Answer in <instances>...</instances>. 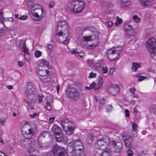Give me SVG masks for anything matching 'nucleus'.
<instances>
[{"label":"nucleus","instance_id":"f257e3e1","mask_svg":"<svg viewBox=\"0 0 156 156\" xmlns=\"http://www.w3.org/2000/svg\"><path fill=\"white\" fill-rule=\"evenodd\" d=\"M85 3L81 0H71L68 5L69 10L75 13H81L85 7Z\"/></svg>","mask_w":156,"mask_h":156},{"label":"nucleus","instance_id":"f03ea898","mask_svg":"<svg viewBox=\"0 0 156 156\" xmlns=\"http://www.w3.org/2000/svg\"><path fill=\"white\" fill-rule=\"evenodd\" d=\"M122 48L121 47L112 48L107 51V57L110 61H114L118 59Z\"/></svg>","mask_w":156,"mask_h":156},{"label":"nucleus","instance_id":"7ed1b4c3","mask_svg":"<svg viewBox=\"0 0 156 156\" xmlns=\"http://www.w3.org/2000/svg\"><path fill=\"white\" fill-rule=\"evenodd\" d=\"M61 125L64 130L67 134L70 135L73 133L74 127L72 122L67 120H64L62 121Z\"/></svg>","mask_w":156,"mask_h":156},{"label":"nucleus","instance_id":"20e7f679","mask_svg":"<svg viewBox=\"0 0 156 156\" xmlns=\"http://www.w3.org/2000/svg\"><path fill=\"white\" fill-rule=\"evenodd\" d=\"M52 152L53 156H68L66 149L57 145H55L53 147Z\"/></svg>","mask_w":156,"mask_h":156},{"label":"nucleus","instance_id":"39448f33","mask_svg":"<svg viewBox=\"0 0 156 156\" xmlns=\"http://www.w3.org/2000/svg\"><path fill=\"white\" fill-rule=\"evenodd\" d=\"M25 133V137L26 139L24 141L22 140L21 143L23 146L27 147L30 143V141L29 139L31 138L32 136L34 134L35 132L33 129L30 128L28 129V131H26Z\"/></svg>","mask_w":156,"mask_h":156},{"label":"nucleus","instance_id":"423d86ee","mask_svg":"<svg viewBox=\"0 0 156 156\" xmlns=\"http://www.w3.org/2000/svg\"><path fill=\"white\" fill-rule=\"evenodd\" d=\"M55 35L59 36V41L63 42V44H66L69 43V38H68L69 36L68 30H66L63 32H58L56 33Z\"/></svg>","mask_w":156,"mask_h":156},{"label":"nucleus","instance_id":"0eeeda50","mask_svg":"<svg viewBox=\"0 0 156 156\" xmlns=\"http://www.w3.org/2000/svg\"><path fill=\"white\" fill-rule=\"evenodd\" d=\"M66 93L69 98L74 99L79 98L80 95V93L78 90L74 87L68 89Z\"/></svg>","mask_w":156,"mask_h":156},{"label":"nucleus","instance_id":"6e6552de","mask_svg":"<svg viewBox=\"0 0 156 156\" xmlns=\"http://www.w3.org/2000/svg\"><path fill=\"white\" fill-rule=\"evenodd\" d=\"M120 91L119 87L117 84H112L108 86L107 90L108 94L111 96H116L118 94Z\"/></svg>","mask_w":156,"mask_h":156},{"label":"nucleus","instance_id":"1a4fd4ad","mask_svg":"<svg viewBox=\"0 0 156 156\" xmlns=\"http://www.w3.org/2000/svg\"><path fill=\"white\" fill-rule=\"evenodd\" d=\"M68 147L72 149V151L73 150H78L80 151H82V142L79 140H74L69 143Z\"/></svg>","mask_w":156,"mask_h":156},{"label":"nucleus","instance_id":"9d476101","mask_svg":"<svg viewBox=\"0 0 156 156\" xmlns=\"http://www.w3.org/2000/svg\"><path fill=\"white\" fill-rule=\"evenodd\" d=\"M40 10H30V12L33 16L34 17V20L36 21L41 20L45 16V13L43 12V9Z\"/></svg>","mask_w":156,"mask_h":156},{"label":"nucleus","instance_id":"9b49d317","mask_svg":"<svg viewBox=\"0 0 156 156\" xmlns=\"http://www.w3.org/2000/svg\"><path fill=\"white\" fill-rule=\"evenodd\" d=\"M156 41L154 37H151L145 43V45L148 51L156 48Z\"/></svg>","mask_w":156,"mask_h":156},{"label":"nucleus","instance_id":"f8f14e48","mask_svg":"<svg viewBox=\"0 0 156 156\" xmlns=\"http://www.w3.org/2000/svg\"><path fill=\"white\" fill-rule=\"evenodd\" d=\"M35 87L31 82L27 83L26 87L25 94L27 97L34 95L35 93Z\"/></svg>","mask_w":156,"mask_h":156},{"label":"nucleus","instance_id":"ddd939ff","mask_svg":"<svg viewBox=\"0 0 156 156\" xmlns=\"http://www.w3.org/2000/svg\"><path fill=\"white\" fill-rule=\"evenodd\" d=\"M44 69L42 68L39 69V67H37V73L40 79L42 81L46 82V76L49 73V71L48 70Z\"/></svg>","mask_w":156,"mask_h":156},{"label":"nucleus","instance_id":"4468645a","mask_svg":"<svg viewBox=\"0 0 156 156\" xmlns=\"http://www.w3.org/2000/svg\"><path fill=\"white\" fill-rule=\"evenodd\" d=\"M123 140L124 142L125 146L131 148L133 146V138L130 135L126 136L123 137Z\"/></svg>","mask_w":156,"mask_h":156},{"label":"nucleus","instance_id":"2eb2a0df","mask_svg":"<svg viewBox=\"0 0 156 156\" xmlns=\"http://www.w3.org/2000/svg\"><path fill=\"white\" fill-rule=\"evenodd\" d=\"M95 42H93V44H89L87 42H85V41H82L81 42V45L82 47L88 49H93L97 47L98 44V41L96 39L95 40Z\"/></svg>","mask_w":156,"mask_h":156},{"label":"nucleus","instance_id":"dca6fc26","mask_svg":"<svg viewBox=\"0 0 156 156\" xmlns=\"http://www.w3.org/2000/svg\"><path fill=\"white\" fill-rule=\"evenodd\" d=\"M54 136L57 141L61 142L63 141L64 142L66 143L68 141L67 137L63 135L62 132L54 135Z\"/></svg>","mask_w":156,"mask_h":156},{"label":"nucleus","instance_id":"f3484780","mask_svg":"<svg viewBox=\"0 0 156 156\" xmlns=\"http://www.w3.org/2000/svg\"><path fill=\"white\" fill-rule=\"evenodd\" d=\"M98 36H96L94 35L83 37V40L85 42H88L90 41H92V43L93 42H95L96 39L97 41H98Z\"/></svg>","mask_w":156,"mask_h":156},{"label":"nucleus","instance_id":"a211bd4d","mask_svg":"<svg viewBox=\"0 0 156 156\" xmlns=\"http://www.w3.org/2000/svg\"><path fill=\"white\" fill-rule=\"evenodd\" d=\"M112 144L115 148V151L117 152L120 151L122 147V143L120 142H116L115 141H113Z\"/></svg>","mask_w":156,"mask_h":156},{"label":"nucleus","instance_id":"6ab92c4d","mask_svg":"<svg viewBox=\"0 0 156 156\" xmlns=\"http://www.w3.org/2000/svg\"><path fill=\"white\" fill-rule=\"evenodd\" d=\"M22 50L24 53L25 58L26 61L28 62L30 60V58L28 53V49L26 46L25 43L23 44Z\"/></svg>","mask_w":156,"mask_h":156},{"label":"nucleus","instance_id":"aec40b11","mask_svg":"<svg viewBox=\"0 0 156 156\" xmlns=\"http://www.w3.org/2000/svg\"><path fill=\"white\" fill-rule=\"evenodd\" d=\"M52 98L51 96H48L46 98L47 103L46 108L48 111H50L51 110V104L52 102Z\"/></svg>","mask_w":156,"mask_h":156},{"label":"nucleus","instance_id":"412c9836","mask_svg":"<svg viewBox=\"0 0 156 156\" xmlns=\"http://www.w3.org/2000/svg\"><path fill=\"white\" fill-rule=\"evenodd\" d=\"M141 5L143 6H149L154 2L150 0H138Z\"/></svg>","mask_w":156,"mask_h":156},{"label":"nucleus","instance_id":"4be33fe9","mask_svg":"<svg viewBox=\"0 0 156 156\" xmlns=\"http://www.w3.org/2000/svg\"><path fill=\"white\" fill-rule=\"evenodd\" d=\"M131 2L130 0H121L120 2L121 8L125 9L130 5Z\"/></svg>","mask_w":156,"mask_h":156},{"label":"nucleus","instance_id":"5701e85b","mask_svg":"<svg viewBox=\"0 0 156 156\" xmlns=\"http://www.w3.org/2000/svg\"><path fill=\"white\" fill-rule=\"evenodd\" d=\"M124 28L126 33L129 35V33L133 32V28L130 25L127 23L125 24L124 26Z\"/></svg>","mask_w":156,"mask_h":156},{"label":"nucleus","instance_id":"b1692460","mask_svg":"<svg viewBox=\"0 0 156 156\" xmlns=\"http://www.w3.org/2000/svg\"><path fill=\"white\" fill-rule=\"evenodd\" d=\"M51 131L54 135L62 132L60 128L57 125H55L52 127Z\"/></svg>","mask_w":156,"mask_h":156},{"label":"nucleus","instance_id":"393cba45","mask_svg":"<svg viewBox=\"0 0 156 156\" xmlns=\"http://www.w3.org/2000/svg\"><path fill=\"white\" fill-rule=\"evenodd\" d=\"M74 150L73 151V152L69 156H85L84 153L82 151H80L77 149L75 151Z\"/></svg>","mask_w":156,"mask_h":156},{"label":"nucleus","instance_id":"a878e982","mask_svg":"<svg viewBox=\"0 0 156 156\" xmlns=\"http://www.w3.org/2000/svg\"><path fill=\"white\" fill-rule=\"evenodd\" d=\"M104 62L102 60H98L94 65L93 69H97L104 65Z\"/></svg>","mask_w":156,"mask_h":156},{"label":"nucleus","instance_id":"bb28decb","mask_svg":"<svg viewBox=\"0 0 156 156\" xmlns=\"http://www.w3.org/2000/svg\"><path fill=\"white\" fill-rule=\"evenodd\" d=\"M30 10H39L40 11H41V9H42L41 6L38 4L34 3L31 5Z\"/></svg>","mask_w":156,"mask_h":156},{"label":"nucleus","instance_id":"cd10ccee","mask_svg":"<svg viewBox=\"0 0 156 156\" xmlns=\"http://www.w3.org/2000/svg\"><path fill=\"white\" fill-rule=\"evenodd\" d=\"M105 145L104 142L102 139H98L97 140L95 144L96 147L99 148L101 146Z\"/></svg>","mask_w":156,"mask_h":156},{"label":"nucleus","instance_id":"c85d7f7f","mask_svg":"<svg viewBox=\"0 0 156 156\" xmlns=\"http://www.w3.org/2000/svg\"><path fill=\"white\" fill-rule=\"evenodd\" d=\"M48 65V64L47 62H46L44 60H42L37 67H39V69L42 68L44 69L45 66H47Z\"/></svg>","mask_w":156,"mask_h":156},{"label":"nucleus","instance_id":"c756f323","mask_svg":"<svg viewBox=\"0 0 156 156\" xmlns=\"http://www.w3.org/2000/svg\"><path fill=\"white\" fill-rule=\"evenodd\" d=\"M111 151L109 148L104 150L101 153V156H111Z\"/></svg>","mask_w":156,"mask_h":156},{"label":"nucleus","instance_id":"7c9ffc66","mask_svg":"<svg viewBox=\"0 0 156 156\" xmlns=\"http://www.w3.org/2000/svg\"><path fill=\"white\" fill-rule=\"evenodd\" d=\"M140 63L137 62H133L132 66L131 68L132 70L133 71H136L138 68H140Z\"/></svg>","mask_w":156,"mask_h":156},{"label":"nucleus","instance_id":"2f4dec72","mask_svg":"<svg viewBox=\"0 0 156 156\" xmlns=\"http://www.w3.org/2000/svg\"><path fill=\"white\" fill-rule=\"evenodd\" d=\"M28 151L29 155L30 156H38L37 155L34 154L35 152H37V151L33 147H31L30 148L28 149Z\"/></svg>","mask_w":156,"mask_h":156},{"label":"nucleus","instance_id":"473e14b6","mask_svg":"<svg viewBox=\"0 0 156 156\" xmlns=\"http://www.w3.org/2000/svg\"><path fill=\"white\" fill-rule=\"evenodd\" d=\"M151 58L156 61V48L149 51Z\"/></svg>","mask_w":156,"mask_h":156},{"label":"nucleus","instance_id":"72a5a7b5","mask_svg":"<svg viewBox=\"0 0 156 156\" xmlns=\"http://www.w3.org/2000/svg\"><path fill=\"white\" fill-rule=\"evenodd\" d=\"M135 90L136 89L134 87H132V88L129 89V91L131 92V95L133 98H136L138 97L137 94L135 92Z\"/></svg>","mask_w":156,"mask_h":156},{"label":"nucleus","instance_id":"f704fd0d","mask_svg":"<svg viewBox=\"0 0 156 156\" xmlns=\"http://www.w3.org/2000/svg\"><path fill=\"white\" fill-rule=\"evenodd\" d=\"M102 140L104 141L105 144L106 145L108 144L110 141L109 137L108 136L103 137Z\"/></svg>","mask_w":156,"mask_h":156},{"label":"nucleus","instance_id":"c9c22d12","mask_svg":"<svg viewBox=\"0 0 156 156\" xmlns=\"http://www.w3.org/2000/svg\"><path fill=\"white\" fill-rule=\"evenodd\" d=\"M68 25L66 21H63L59 22L58 25V28L62 27H67Z\"/></svg>","mask_w":156,"mask_h":156},{"label":"nucleus","instance_id":"e433bc0d","mask_svg":"<svg viewBox=\"0 0 156 156\" xmlns=\"http://www.w3.org/2000/svg\"><path fill=\"white\" fill-rule=\"evenodd\" d=\"M103 83V80L102 78L99 79L98 83L97 85V87H96V90L98 89L101 86Z\"/></svg>","mask_w":156,"mask_h":156},{"label":"nucleus","instance_id":"4c0bfd02","mask_svg":"<svg viewBox=\"0 0 156 156\" xmlns=\"http://www.w3.org/2000/svg\"><path fill=\"white\" fill-rule=\"evenodd\" d=\"M135 76L136 77H139L138 81H141L144 80L145 79L146 77L142 76L140 74L138 73L136 74Z\"/></svg>","mask_w":156,"mask_h":156},{"label":"nucleus","instance_id":"58836bf2","mask_svg":"<svg viewBox=\"0 0 156 156\" xmlns=\"http://www.w3.org/2000/svg\"><path fill=\"white\" fill-rule=\"evenodd\" d=\"M47 133L46 132H44L42 133L41 135L38 137V139H37V141L39 142H40V139L41 140V138L42 137L43 138H44L47 134Z\"/></svg>","mask_w":156,"mask_h":156},{"label":"nucleus","instance_id":"ea45409f","mask_svg":"<svg viewBox=\"0 0 156 156\" xmlns=\"http://www.w3.org/2000/svg\"><path fill=\"white\" fill-rule=\"evenodd\" d=\"M133 19L136 23L139 22L140 20V18L137 15H134L133 17Z\"/></svg>","mask_w":156,"mask_h":156},{"label":"nucleus","instance_id":"a19ab883","mask_svg":"<svg viewBox=\"0 0 156 156\" xmlns=\"http://www.w3.org/2000/svg\"><path fill=\"white\" fill-rule=\"evenodd\" d=\"M132 126V129L134 131H137V124L133 122H131Z\"/></svg>","mask_w":156,"mask_h":156},{"label":"nucleus","instance_id":"79ce46f5","mask_svg":"<svg viewBox=\"0 0 156 156\" xmlns=\"http://www.w3.org/2000/svg\"><path fill=\"white\" fill-rule=\"evenodd\" d=\"M97 74L96 73H94L92 72L90 73L89 77L91 78H95Z\"/></svg>","mask_w":156,"mask_h":156},{"label":"nucleus","instance_id":"37998d69","mask_svg":"<svg viewBox=\"0 0 156 156\" xmlns=\"http://www.w3.org/2000/svg\"><path fill=\"white\" fill-rule=\"evenodd\" d=\"M34 54L36 58H38L41 55V52L39 51H37L35 52Z\"/></svg>","mask_w":156,"mask_h":156},{"label":"nucleus","instance_id":"c03bdc74","mask_svg":"<svg viewBox=\"0 0 156 156\" xmlns=\"http://www.w3.org/2000/svg\"><path fill=\"white\" fill-rule=\"evenodd\" d=\"M126 153L128 156H132L133 154L132 151L130 149H128L126 151Z\"/></svg>","mask_w":156,"mask_h":156},{"label":"nucleus","instance_id":"a18cd8bd","mask_svg":"<svg viewBox=\"0 0 156 156\" xmlns=\"http://www.w3.org/2000/svg\"><path fill=\"white\" fill-rule=\"evenodd\" d=\"M28 18V16L26 15H24L21 16L19 17V19L21 20H27Z\"/></svg>","mask_w":156,"mask_h":156},{"label":"nucleus","instance_id":"49530a36","mask_svg":"<svg viewBox=\"0 0 156 156\" xmlns=\"http://www.w3.org/2000/svg\"><path fill=\"white\" fill-rule=\"evenodd\" d=\"M26 102L28 106L30 109L33 110L34 109V108L33 105H32V104L30 103L28 101H26Z\"/></svg>","mask_w":156,"mask_h":156},{"label":"nucleus","instance_id":"de8ad7c7","mask_svg":"<svg viewBox=\"0 0 156 156\" xmlns=\"http://www.w3.org/2000/svg\"><path fill=\"white\" fill-rule=\"evenodd\" d=\"M38 102L39 103H41L42 101V98L44 97V96L43 95H38Z\"/></svg>","mask_w":156,"mask_h":156},{"label":"nucleus","instance_id":"09e8293b","mask_svg":"<svg viewBox=\"0 0 156 156\" xmlns=\"http://www.w3.org/2000/svg\"><path fill=\"white\" fill-rule=\"evenodd\" d=\"M115 70V69L113 67L111 68L109 70V74L110 75H112L113 74Z\"/></svg>","mask_w":156,"mask_h":156},{"label":"nucleus","instance_id":"8fccbe9b","mask_svg":"<svg viewBox=\"0 0 156 156\" xmlns=\"http://www.w3.org/2000/svg\"><path fill=\"white\" fill-rule=\"evenodd\" d=\"M87 64L90 67H92L93 65V62L92 60L89 59L87 60Z\"/></svg>","mask_w":156,"mask_h":156},{"label":"nucleus","instance_id":"3c124183","mask_svg":"<svg viewBox=\"0 0 156 156\" xmlns=\"http://www.w3.org/2000/svg\"><path fill=\"white\" fill-rule=\"evenodd\" d=\"M90 87L91 89L94 88L96 90V87H97V85L95 82H93L91 85H90Z\"/></svg>","mask_w":156,"mask_h":156},{"label":"nucleus","instance_id":"603ef678","mask_svg":"<svg viewBox=\"0 0 156 156\" xmlns=\"http://www.w3.org/2000/svg\"><path fill=\"white\" fill-rule=\"evenodd\" d=\"M102 70L103 73H106L108 71V68L107 67H103L102 68Z\"/></svg>","mask_w":156,"mask_h":156},{"label":"nucleus","instance_id":"864d4df0","mask_svg":"<svg viewBox=\"0 0 156 156\" xmlns=\"http://www.w3.org/2000/svg\"><path fill=\"white\" fill-rule=\"evenodd\" d=\"M112 108V106L111 105H108L107 108V109L106 110V112H109L110 111Z\"/></svg>","mask_w":156,"mask_h":156},{"label":"nucleus","instance_id":"5fc2aeb1","mask_svg":"<svg viewBox=\"0 0 156 156\" xmlns=\"http://www.w3.org/2000/svg\"><path fill=\"white\" fill-rule=\"evenodd\" d=\"M105 101L104 99H102L100 101L99 104L100 106L101 107L105 105Z\"/></svg>","mask_w":156,"mask_h":156},{"label":"nucleus","instance_id":"6e6d98bb","mask_svg":"<svg viewBox=\"0 0 156 156\" xmlns=\"http://www.w3.org/2000/svg\"><path fill=\"white\" fill-rule=\"evenodd\" d=\"M5 121V119H0V125L4 126L5 125L4 123Z\"/></svg>","mask_w":156,"mask_h":156},{"label":"nucleus","instance_id":"4d7b16f0","mask_svg":"<svg viewBox=\"0 0 156 156\" xmlns=\"http://www.w3.org/2000/svg\"><path fill=\"white\" fill-rule=\"evenodd\" d=\"M53 45L51 44H48L47 45V48L49 50V51L53 50Z\"/></svg>","mask_w":156,"mask_h":156},{"label":"nucleus","instance_id":"13d9d810","mask_svg":"<svg viewBox=\"0 0 156 156\" xmlns=\"http://www.w3.org/2000/svg\"><path fill=\"white\" fill-rule=\"evenodd\" d=\"M49 55L50 57L52 58L55 55V53L53 50L50 51Z\"/></svg>","mask_w":156,"mask_h":156},{"label":"nucleus","instance_id":"bf43d9fd","mask_svg":"<svg viewBox=\"0 0 156 156\" xmlns=\"http://www.w3.org/2000/svg\"><path fill=\"white\" fill-rule=\"evenodd\" d=\"M125 112L126 113L125 114V116L126 117H128L129 116V112L128 110L126 109L125 110Z\"/></svg>","mask_w":156,"mask_h":156},{"label":"nucleus","instance_id":"052dcab7","mask_svg":"<svg viewBox=\"0 0 156 156\" xmlns=\"http://www.w3.org/2000/svg\"><path fill=\"white\" fill-rule=\"evenodd\" d=\"M55 2L54 1H51L49 4V7L50 8L53 7L55 5Z\"/></svg>","mask_w":156,"mask_h":156},{"label":"nucleus","instance_id":"680f3d73","mask_svg":"<svg viewBox=\"0 0 156 156\" xmlns=\"http://www.w3.org/2000/svg\"><path fill=\"white\" fill-rule=\"evenodd\" d=\"M138 111L136 108H134L133 110V113L135 116H136L137 115Z\"/></svg>","mask_w":156,"mask_h":156},{"label":"nucleus","instance_id":"e2e57ef3","mask_svg":"<svg viewBox=\"0 0 156 156\" xmlns=\"http://www.w3.org/2000/svg\"><path fill=\"white\" fill-rule=\"evenodd\" d=\"M38 113H34L33 115L30 114V116L31 118H33L35 117L36 116H37L38 114Z\"/></svg>","mask_w":156,"mask_h":156},{"label":"nucleus","instance_id":"0e129e2a","mask_svg":"<svg viewBox=\"0 0 156 156\" xmlns=\"http://www.w3.org/2000/svg\"><path fill=\"white\" fill-rule=\"evenodd\" d=\"M116 21H118L119 23L120 24L122 22V19L117 16L116 17Z\"/></svg>","mask_w":156,"mask_h":156},{"label":"nucleus","instance_id":"69168bd1","mask_svg":"<svg viewBox=\"0 0 156 156\" xmlns=\"http://www.w3.org/2000/svg\"><path fill=\"white\" fill-rule=\"evenodd\" d=\"M106 24L108 23L109 27H110L113 24V22L111 21H109L108 22H106Z\"/></svg>","mask_w":156,"mask_h":156},{"label":"nucleus","instance_id":"338daca9","mask_svg":"<svg viewBox=\"0 0 156 156\" xmlns=\"http://www.w3.org/2000/svg\"><path fill=\"white\" fill-rule=\"evenodd\" d=\"M4 18L3 17V14L2 12V11H1L0 12V21H2V19Z\"/></svg>","mask_w":156,"mask_h":156},{"label":"nucleus","instance_id":"774afa93","mask_svg":"<svg viewBox=\"0 0 156 156\" xmlns=\"http://www.w3.org/2000/svg\"><path fill=\"white\" fill-rule=\"evenodd\" d=\"M18 65L20 67H22L23 65V62L21 61H19L18 62Z\"/></svg>","mask_w":156,"mask_h":156}]
</instances>
